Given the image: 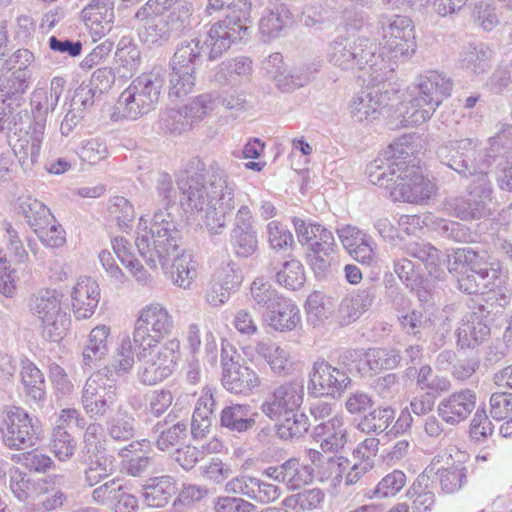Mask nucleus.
Masks as SVG:
<instances>
[{
	"mask_svg": "<svg viewBox=\"0 0 512 512\" xmlns=\"http://www.w3.org/2000/svg\"><path fill=\"white\" fill-rule=\"evenodd\" d=\"M201 53L198 37L183 41L178 46L170 63V98L180 99L193 91L196 82L195 65Z\"/></svg>",
	"mask_w": 512,
	"mask_h": 512,
	"instance_id": "10",
	"label": "nucleus"
},
{
	"mask_svg": "<svg viewBox=\"0 0 512 512\" xmlns=\"http://www.w3.org/2000/svg\"><path fill=\"white\" fill-rule=\"evenodd\" d=\"M107 434L114 441L124 442L132 439L136 433V419L123 407L106 420Z\"/></svg>",
	"mask_w": 512,
	"mask_h": 512,
	"instance_id": "43",
	"label": "nucleus"
},
{
	"mask_svg": "<svg viewBox=\"0 0 512 512\" xmlns=\"http://www.w3.org/2000/svg\"><path fill=\"white\" fill-rule=\"evenodd\" d=\"M266 78L281 92H292L308 82V77L289 68L280 53L269 55L263 62Z\"/></svg>",
	"mask_w": 512,
	"mask_h": 512,
	"instance_id": "21",
	"label": "nucleus"
},
{
	"mask_svg": "<svg viewBox=\"0 0 512 512\" xmlns=\"http://www.w3.org/2000/svg\"><path fill=\"white\" fill-rule=\"evenodd\" d=\"M82 20L94 42L107 35L113 28L114 7L88 4L82 10Z\"/></svg>",
	"mask_w": 512,
	"mask_h": 512,
	"instance_id": "31",
	"label": "nucleus"
},
{
	"mask_svg": "<svg viewBox=\"0 0 512 512\" xmlns=\"http://www.w3.org/2000/svg\"><path fill=\"white\" fill-rule=\"evenodd\" d=\"M117 68L123 70V76L132 75L141 63V53L132 37L123 36L117 43L115 51Z\"/></svg>",
	"mask_w": 512,
	"mask_h": 512,
	"instance_id": "47",
	"label": "nucleus"
},
{
	"mask_svg": "<svg viewBox=\"0 0 512 512\" xmlns=\"http://www.w3.org/2000/svg\"><path fill=\"white\" fill-rule=\"evenodd\" d=\"M477 396L471 389H462L443 398L438 406L437 412L441 419L455 426L466 420L476 406Z\"/></svg>",
	"mask_w": 512,
	"mask_h": 512,
	"instance_id": "22",
	"label": "nucleus"
},
{
	"mask_svg": "<svg viewBox=\"0 0 512 512\" xmlns=\"http://www.w3.org/2000/svg\"><path fill=\"white\" fill-rule=\"evenodd\" d=\"M103 372L93 373L82 390L81 404L91 419H100L107 415L117 401L116 387Z\"/></svg>",
	"mask_w": 512,
	"mask_h": 512,
	"instance_id": "13",
	"label": "nucleus"
},
{
	"mask_svg": "<svg viewBox=\"0 0 512 512\" xmlns=\"http://www.w3.org/2000/svg\"><path fill=\"white\" fill-rule=\"evenodd\" d=\"M304 388L297 382H288L276 387L261 406L262 412L271 420L296 413L303 402Z\"/></svg>",
	"mask_w": 512,
	"mask_h": 512,
	"instance_id": "17",
	"label": "nucleus"
},
{
	"mask_svg": "<svg viewBox=\"0 0 512 512\" xmlns=\"http://www.w3.org/2000/svg\"><path fill=\"white\" fill-rule=\"evenodd\" d=\"M410 136H402L390 144L367 167L369 181L391 189L396 201L424 203L436 193V187L425 178L419 167L409 165L414 148Z\"/></svg>",
	"mask_w": 512,
	"mask_h": 512,
	"instance_id": "2",
	"label": "nucleus"
},
{
	"mask_svg": "<svg viewBox=\"0 0 512 512\" xmlns=\"http://www.w3.org/2000/svg\"><path fill=\"white\" fill-rule=\"evenodd\" d=\"M375 288H360L344 297L338 308V321L341 325H349L358 320L370 309L375 299Z\"/></svg>",
	"mask_w": 512,
	"mask_h": 512,
	"instance_id": "27",
	"label": "nucleus"
},
{
	"mask_svg": "<svg viewBox=\"0 0 512 512\" xmlns=\"http://www.w3.org/2000/svg\"><path fill=\"white\" fill-rule=\"evenodd\" d=\"M177 185L182 207L198 224L213 234L225 226L235 208V185L227 176L214 173L207 177L204 164L196 160L178 173Z\"/></svg>",
	"mask_w": 512,
	"mask_h": 512,
	"instance_id": "1",
	"label": "nucleus"
},
{
	"mask_svg": "<svg viewBox=\"0 0 512 512\" xmlns=\"http://www.w3.org/2000/svg\"><path fill=\"white\" fill-rule=\"evenodd\" d=\"M65 80L60 77H55L51 80L50 90L45 88H36L31 95V107L36 113L35 121L44 122L46 126V115L55 109L62 95Z\"/></svg>",
	"mask_w": 512,
	"mask_h": 512,
	"instance_id": "36",
	"label": "nucleus"
},
{
	"mask_svg": "<svg viewBox=\"0 0 512 512\" xmlns=\"http://www.w3.org/2000/svg\"><path fill=\"white\" fill-rule=\"evenodd\" d=\"M250 296L255 305L266 308L269 311L275 308V304L282 296L263 278L255 279L250 287Z\"/></svg>",
	"mask_w": 512,
	"mask_h": 512,
	"instance_id": "57",
	"label": "nucleus"
},
{
	"mask_svg": "<svg viewBox=\"0 0 512 512\" xmlns=\"http://www.w3.org/2000/svg\"><path fill=\"white\" fill-rule=\"evenodd\" d=\"M153 330L147 329L144 336L138 334V325L134 323L133 338L124 335L121 339L120 346L117 347L118 352H146L157 348L164 340L161 335H156Z\"/></svg>",
	"mask_w": 512,
	"mask_h": 512,
	"instance_id": "48",
	"label": "nucleus"
},
{
	"mask_svg": "<svg viewBox=\"0 0 512 512\" xmlns=\"http://www.w3.org/2000/svg\"><path fill=\"white\" fill-rule=\"evenodd\" d=\"M250 21H241L232 14L227 15L224 20L214 23L206 33L205 40L200 38L202 52L208 53L209 59L214 60L226 52L232 45L243 38L248 30Z\"/></svg>",
	"mask_w": 512,
	"mask_h": 512,
	"instance_id": "15",
	"label": "nucleus"
},
{
	"mask_svg": "<svg viewBox=\"0 0 512 512\" xmlns=\"http://www.w3.org/2000/svg\"><path fill=\"white\" fill-rule=\"evenodd\" d=\"M464 266L478 274L479 283L483 285L481 294L494 289L498 283L507 281V274L498 261L489 262L485 255H480L470 248H459L453 252V262L449 261L448 271L457 272Z\"/></svg>",
	"mask_w": 512,
	"mask_h": 512,
	"instance_id": "12",
	"label": "nucleus"
},
{
	"mask_svg": "<svg viewBox=\"0 0 512 512\" xmlns=\"http://www.w3.org/2000/svg\"><path fill=\"white\" fill-rule=\"evenodd\" d=\"M77 154L82 162L94 165L108 156V147L104 140L92 137L81 141Z\"/></svg>",
	"mask_w": 512,
	"mask_h": 512,
	"instance_id": "61",
	"label": "nucleus"
},
{
	"mask_svg": "<svg viewBox=\"0 0 512 512\" xmlns=\"http://www.w3.org/2000/svg\"><path fill=\"white\" fill-rule=\"evenodd\" d=\"M77 448L76 440L61 425H56L52 431L50 449L60 460H69Z\"/></svg>",
	"mask_w": 512,
	"mask_h": 512,
	"instance_id": "54",
	"label": "nucleus"
},
{
	"mask_svg": "<svg viewBox=\"0 0 512 512\" xmlns=\"http://www.w3.org/2000/svg\"><path fill=\"white\" fill-rule=\"evenodd\" d=\"M404 93L390 87L373 86L355 94L348 104V112L351 118L358 123L370 124L386 111L395 112L403 118Z\"/></svg>",
	"mask_w": 512,
	"mask_h": 512,
	"instance_id": "8",
	"label": "nucleus"
},
{
	"mask_svg": "<svg viewBox=\"0 0 512 512\" xmlns=\"http://www.w3.org/2000/svg\"><path fill=\"white\" fill-rule=\"evenodd\" d=\"M28 72L15 70L0 76V132H22L28 120V113L23 109L24 94L29 86Z\"/></svg>",
	"mask_w": 512,
	"mask_h": 512,
	"instance_id": "7",
	"label": "nucleus"
},
{
	"mask_svg": "<svg viewBox=\"0 0 512 512\" xmlns=\"http://www.w3.org/2000/svg\"><path fill=\"white\" fill-rule=\"evenodd\" d=\"M10 490L19 501H28L37 495L36 483L18 468L10 470Z\"/></svg>",
	"mask_w": 512,
	"mask_h": 512,
	"instance_id": "58",
	"label": "nucleus"
},
{
	"mask_svg": "<svg viewBox=\"0 0 512 512\" xmlns=\"http://www.w3.org/2000/svg\"><path fill=\"white\" fill-rule=\"evenodd\" d=\"M267 324L277 331H290L301 322L298 306L289 299L282 297L264 316Z\"/></svg>",
	"mask_w": 512,
	"mask_h": 512,
	"instance_id": "37",
	"label": "nucleus"
},
{
	"mask_svg": "<svg viewBox=\"0 0 512 512\" xmlns=\"http://www.w3.org/2000/svg\"><path fill=\"white\" fill-rule=\"evenodd\" d=\"M138 325V334L142 337L147 329L153 330L156 335L165 338L173 327L172 316L168 310L160 303H150L138 312L135 320Z\"/></svg>",
	"mask_w": 512,
	"mask_h": 512,
	"instance_id": "26",
	"label": "nucleus"
},
{
	"mask_svg": "<svg viewBox=\"0 0 512 512\" xmlns=\"http://www.w3.org/2000/svg\"><path fill=\"white\" fill-rule=\"evenodd\" d=\"M293 224L298 241L302 245L315 249L337 247L332 231L323 225L300 218H294Z\"/></svg>",
	"mask_w": 512,
	"mask_h": 512,
	"instance_id": "30",
	"label": "nucleus"
},
{
	"mask_svg": "<svg viewBox=\"0 0 512 512\" xmlns=\"http://www.w3.org/2000/svg\"><path fill=\"white\" fill-rule=\"evenodd\" d=\"M148 447L149 441L144 439L131 442L120 449L119 456L122 459L123 468L128 475L141 477L148 471L151 465V457L148 455V450L145 449Z\"/></svg>",
	"mask_w": 512,
	"mask_h": 512,
	"instance_id": "35",
	"label": "nucleus"
},
{
	"mask_svg": "<svg viewBox=\"0 0 512 512\" xmlns=\"http://www.w3.org/2000/svg\"><path fill=\"white\" fill-rule=\"evenodd\" d=\"M350 382L347 374L329 363L317 361L314 363L313 372L310 374L309 391L315 395L340 394Z\"/></svg>",
	"mask_w": 512,
	"mask_h": 512,
	"instance_id": "20",
	"label": "nucleus"
},
{
	"mask_svg": "<svg viewBox=\"0 0 512 512\" xmlns=\"http://www.w3.org/2000/svg\"><path fill=\"white\" fill-rule=\"evenodd\" d=\"M267 238L270 247L275 251H285L294 243L289 229L278 221H271L266 226Z\"/></svg>",
	"mask_w": 512,
	"mask_h": 512,
	"instance_id": "64",
	"label": "nucleus"
},
{
	"mask_svg": "<svg viewBox=\"0 0 512 512\" xmlns=\"http://www.w3.org/2000/svg\"><path fill=\"white\" fill-rule=\"evenodd\" d=\"M441 489L452 494L461 489L466 482V468L461 464L453 465L446 469H438Z\"/></svg>",
	"mask_w": 512,
	"mask_h": 512,
	"instance_id": "63",
	"label": "nucleus"
},
{
	"mask_svg": "<svg viewBox=\"0 0 512 512\" xmlns=\"http://www.w3.org/2000/svg\"><path fill=\"white\" fill-rule=\"evenodd\" d=\"M256 416L247 404H231L222 409L220 425L232 433H245L255 426Z\"/></svg>",
	"mask_w": 512,
	"mask_h": 512,
	"instance_id": "38",
	"label": "nucleus"
},
{
	"mask_svg": "<svg viewBox=\"0 0 512 512\" xmlns=\"http://www.w3.org/2000/svg\"><path fill=\"white\" fill-rule=\"evenodd\" d=\"M191 7L181 6L178 10L166 13H154L146 18L139 33L140 40L148 46H161L172 37H177L190 26Z\"/></svg>",
	"mask_w": 512,
	"mask_h": 512,
	"instance_id": "11",
	"label": "nucleus"
},
{
	"mask_svg": "<svg viewBox=\"0 0 512 512\" xmlns=\"http://www.w3.org/2000/svg\"><path fill=\"white\" fill-rule=\"evenodd\" d=\"M314 438L320 442L324 452H338L347 442V430L343 418L334 416L318 424L314 428Z\"/></svg>",
	"mask_w": 512,
	"mask_h": 512,
	"instance_id": "32",
	"label": "nucleus"
},
{
	"mask_svg": "<svg viewBox=\"0 0 512 512\" xmlns=\"http://www.w3.org/2000/svg\"><path fill=\"white\" fill-rule=\"evenodd\" d=\"M16 210L18 214L25 218L27 224L33 230L42 224L53 222V215L49 208L43 202L31 195L18 197Z\"/></svg>",
	"mask_w": 512,
	"mask_h": 512,
	"instance_id": "41",
	"label": "nucleus"
},
{
	"mask_svg": "<svg viewBox=\"0 0 512 512\" xmlns=\"http://www.w3.org/2000/svg\"><path fill=\"white\" fill-rule=\"evenodd\" d=\"M138 355V375L143 384L154 385L171 375L175 361L169 354Z\"/></svg>",
	"mask_w": 512,
	"mask_h": 512,
	"instance_id": "28",
	"label": "nucleus"
},
{
	"mask_svg": "<svg viewBox=\"0 0 512 512\" xmlns=\"http://www.w3.org/2000/svg\"><path fill=\"white\" fill-rule=\"evenodd\" d=\"M112 248L119 261L130 271L138 283L142 285L150 283V274L144 269L139 260L134 258L130 252V244L126 239L115 237L112 240Z\"/></svg>",
	"mask_w": 512,
	"mask_h": 512,
	"instance_id": "45",
	"label": "nucleus"
},
{
	"mask_svg": "<svg viewBox=\"0 0 512 512\" xmlns=\"http://www.w3.org/2000/svg\"><path fill=\"white\" fill-rule=\"evenodd\" d=\"M453 83L450 78L437 71L420 75L417 81V96L410 100L401 123L420 125L429 120L441 103L450 96Z\"/></svg>",
	"mask_w": 512,
	"mask_h": 512,
	"instance_id": "6",
	"label": "nucleus"
},
{
	"mask_svg": "<svg viewBox=\"0 0 512 512\" xmlns=\"http://www.w3.org/2000/svg\"><path fill=\"white\" fill-rule=\"evenodd\" d=\"M28 308L39 322L44 339L58 343L70 329L71 317L63 304V295L56 289L41 288L31 294Z\"/></svg>",
	"mask_w": 512,
	"mask_h": 512,
	"instance_id": "5",
	"label": "nucleus"
},
{
	"mask_svg": "<svg viewBox=\"0 0 512 512\" xmlns=\"http://www.w3.org/2000/svg\"><path fill=\"white\" fill-rule=\"evenodd\" d=\"M223 386L234 394H247L258 386L259 378L249 367L240 363V354H221Z\"/></svg>",
	"mask_w": 512,
	"mask_h": 512,
	"instance_id": "19",
	"label": "nucleus"
},
{
	"mask_svg": "<svg viewBox=\"0 0 512 512\" xmlns=\"http://www.w3.org/2000/svg\"><path fill=\"white\" fill-rule=\"evenodd\" d=\"M492 51L481 44L475 47H468L462 54V65L473 74H481L490 68Z\"/></svg>",
	"mask_w": 512,
	"mask_h": 512,
	"instance_id": "51",
	"label": "nucleus"
},
{
	"mask_svg": "<svg viewBox=\"0 0 512 512\" xmlns=\"http://www.w3.org/2000/svg\"><path fill=\"white\" fill-rule=\"evenodd\" d=\"M385 47L394 57H411L417 48L413 21L403 15L389 17L382 24Z\"/></svg>",
	"mask_w": 512,
	"mask_h": 512,
	"instance_id": "16",
	"label": "nucleus"
},
{
	"mask_svg": "<svg viewBox=\"0 0 512 512\" xmlns=\"http://www.w3.org/2000/svg\"><path fill=\"white\" fill-rule=\"evenodd\" d=\"M445 361L451 365L452 375L459 379L464 380L469 378L479 366V359L468 354H442Z\"/></svg>",
	"mask_w": 512,
	"mask_h": 512,
	"instance_id": "62",
	"label": "nucleus"
},
{
	"mask_svg": "<svg viewBox=\"0 0 512 512\" xmlns=\"http://www.w3.org/2000/svg\"><path fill=\"white\" fill-rule=\"evenodd\" d=\"M169 268H171V277L174 284L184 289L191 288L197 276V263L190 253L182 251L176 255L172 258Z\"/></svg>",
	"mask_w": 512,
	"mask_h": 512,
	"instance_id": "46",
	"label": "nucleus"
},
{
	"mask_svg": "<svg viewBox=\"0 0 512 512\" xmlns=\"http://www.w3.org/2000/svg\"><path fill=\"white\" fill-rule=\"evenodd\" d=\"M71 311L76 320L91 318L100 301L101 289L98 282L90 276H80L73 284L70 293Z\"/></svg>",
	"mask_w": 512,
	"mask_h": 512,
	"instance_id": "18",
	"label": "nucleus"
},
{
	"mask_svg": "<svg viewBox=\"0 0 512 512\" xmlns=\"http://www.w3.org/2000/svg\"><path fill=\"white\" fill-rule=\"evenodd\" d=\"M214 108L215 102L210 95H200L173 113L172 118H177L180 125L175 124L172 129L178 132L185 131L203 120Z\"/></svg>",
	"mask_w": 512,
	"mask_h": 512,
	"instance_id": "34",
	"label": "nucleus"
},
{
	"mask_svg": "<svg viewBox=\"0 0 512 512\" xmlns=\"http://www.w3.org/2000/svg\"><path fill=\"white\" fill-rule=\"evenodd\" d=\"M407 253L411 257L421 261L428 273L434 278H441L445 269H448L449 261L453 262V254L447 255L440 252L430 244L411 243L407 246Z\"/></svg>",
	"mask_w": 512,
	"mask_h": 512,
	"instance_id": "33",
	"label": "nucleus"
},
{
	"mask_svg": "<svg viewBox=\"0 0 512 512\" xmlns=\"http://www.w3.org/2000/svg\"><path fill=\"white\" fill-rule=\"evenodd\" d=\"M501 149L500 137H491L487 146L482 150L476 149L474 165L478 166L483 160L496 163L498 185L503 190L512 191V150L497 154Z\"/></svg>",
	"mask_w": 512,
	"mask_h": 512,
	"instance_id": "23",
	"label": "nucleus"
},
{
	"mask_svg": "<svg viewBox=\"0 0 512 512\" xmlns=\"http://www.w3.org/2000/svg\"><path fill=\"white\" fill-rule=\"evenodd\" d=\"M291 24V12L285 5L266 8L259 21V32L265 41L275 39Z\"/></svg>",
	"mask_w": 512,
	"mask_h": 512,
	"instance_id": "40",
	"label": "nucleus"
},
{
	"mask_svg": "<svg viewBox=\"0 0 512 512\" xmlns=\"http://www.w3.org/2000/svg\"><path fill=\"white\" fill-rule=\"evenodd\" d=\"M365 51L356 50L357 58H361L362 63H358L356 68L366 69L369 68L373 73H377L376 79L378 77L381 80L386 76L387 72L392 71L389 63L385 61L381 55L376 54L377 45L370 41V47H364Z\"/></svg>",
	"mask_w": 512,
	"mask_h": 512,
	"instance_id": "56",
	"label": "nucleus"
},
{
	"mask_svg": "<svg viewBox=\"0 0 512 512\" xmlns=\"http://www.w3.org/2000/svg\"><path fill=\"white\" fill-rule=\"evenodd\" d=\"M476 142L461 139L442 145L437 150L438 157L450 168L464 176H472L469 185V197L453 198L444 203V210L450 215L464 221L478 220L491 213L492 186L487 177L489 161L483 160L474 165Z\"/></svg>",
	"mask_w": 512,
	"mask_h": 512,
	"instance_id": "3",
	"label": "nucleus"
},
{
	"mask_svg": "<svg viewBox=\"0 0 512 512\" xmlns=\"http://www.w3.org/2000/svg\"><path fill=\"white\" fill-rule=\"evenodd\" d=\"M262 474L285 484L289 490L299 489L313 480V468L300 464L295 458H290L281 465L269 466Z\"/></svg>",
	"mask_w": 512,
	"mask_h": 512,
	"instance_id": "25",
	"label": "nucleus"
},
{
	"mask_svg": "<svg viewBox=\"0 0 512 512\" xmlns=\"http://www.w3.org/2000/svg\"><path fill=\"white\" fill-rule=\"evenodd\" d=\"M2 441L10 449L23 450L33 447L39 439L38 426L20 407H13L0 425Z\"/></svg>",
	"mask_w": 512,
	"mask_h": 512,
	"instance_id": "14",
	"label": "nucleus"
},
{
	"mask_svg": "<svg viewBox=\"0 0 512 512\" xmlns=\"http://www.w3.org/2000/svg\"><path fill=\"white\" fill-rule=\"evenodd\" d=\"M395 418L391 407H379L365 415L358 423V428L367 434H380L387 430Z\"/></svg>",
	"mask_w": 512,
	"mask_h": 512,
	"instance_id": "50",
	"label": "nucleus"
},
{
	"mask_svg": "<svg viewBox=\"0 0 512 512\" xmlns=\"http://www.w3.org/2000/svg\"><path fill=\"white\" fill-rule=\"evenodd\" d=\"M163 78L158 72L144 73L120 94L117 110L128 119H137L151 111L158 102Z\"/></svg>",
	"mask_w": 512,
	"mask_h": 512,
	"instance_id": "9",
	"label": "nucleus"
},
{
	"mask_svg": "<svg viewBox=\"0 0 512 512\" xmlns=\"http://www.w3.org/2000/svg\"><path fill=\"white\" fill-rule=\"evenodd\" d=\"M277 282L290 290H298L305 283V272L302 263L291 259L283 264L276 275Z\"/></svg>",
	"mask_w": 512,
	"mask_h": 512,
	"instance_id": "55",
	"label": "nucleus"
},
{
	"mask_svg": "<svg viewBox=\"0 0 512 512\" xmlns=\"http://www.w3.org/2000/svg\"><path fill=\"white\" fill-rule=\"evenodd\" d=\"M30 274L27 268L12 267L9 262L0 268V294L6 298H13L18 292L20 279Z\"/></svg>",
	"mask_w": 512,
	"mask_h": 512,
	"instance_id": "59",
	"label": "nucleus"
},
{
	"mask_svg": "<svg viewBox=\"0 0 512 512\" xmlns=\"http://www.w3.org/2000/svg\"><path fill=\"white\" fill-rule=\"evenodd\" d=\"M170 416L169 414L164 422L159 421L153 427V432L156 435V447L161 451H169L182 443L188 435V425L185 421L165 427L169 423Z\"/></svg>",
	"mask_w": 512,
	"mask_h": 512,
	"instance_id": "42",
	"label": "nucleus"
},
{
	"mask_svg": "<svg viewBox=\"0 0 512 512\" xmlns=\"http://www.w3.org/2000/svg\"><path fill=\"white\" fill-rule=\"evenodd\" d=\"M44 130V122L41 120L34 121L30 130L24 131L15 139L7 133L14 155L18 157L23 167H30L37 162L44 139Z\"/></svg>",
	"mask_w": 512,
	"mask_h": 512,
	"instance_id": "24",
	"label": "nucleus"
},
{
	"mask_svg": "<svg viewBox=\"0 0 512 512\" xmlns=\"http://www.w3.org/2000/svg\"><path fill=\"white\" fill-rule=\"evenodd\" d=\"M427 481L428 476H418L407 492V495L413 500V508L417 512L428 511L435 502V494L426 490Z\"/></svg>",
	"mask_w": 512,
	"mask_h": 512,
	"instance_id": "60",
	"label": "nucleus"
},
{
	"mask_svg": "<svg viewBox=\"0 0 512 512\" xmlns=\"http://www.w3.org/2000/svg\"><path fill=\"white\" fill-rule=\"evenodd\" d=\"M135 244L140 255L153 269L160 265L168 270L172 258L183 251L180 231L166 210L156 212L150 226L144 216L140 217Z\"/></svg>",
	"mask_w": 512,
	"mask_h": 512,
	"instance_id": "4",
	"label": "nucleus"
},
{
	"mask_svg": "<svg viewBox=\"0 0 512 512\" xmlns=\"http://www.w3.org/2000/svg\"><path fill=\"white\" fill-rule=\"evenodd\" d=\"M364 47H370V40L359 38L357 40L341 39L333 42L328 51L329 62L342 70H352L358 63H362L361 58H357L356 50L365 51Z\"/></svg>",
	"mask_w": 512,
	"mask_h": 512,
	"instance_id": "29",
	"label": "nucleus"
},
{
	"mask_svg": "<svg viewBox=\"0 0 512 512\" xmlns=\"http://www.w3.org/2000/svg\"><path fill=\"white\" fill-rule=\"evenodd\" d=\"M277 424V434L281 439L288 440L303 436L309 429L310 423L308 417L296 410L291 414L282 416Z\"/></svg>",
	"mask_w": 512,
	"mask_h": 512,
	"instance_id": "49",
	"label": "nucleus"
},
{
	"mask_svg": "<svg viewBox=\"0 0 512 512\" xmlns=\"http://www.w3.org/2000/svg\"><path fill=\"white\" fill-rule=\"evenodd\" d=\"M421 224L429 227L447 237L456 238L455 231L459 224L453 221L436 217L432 213H426L422 216L404 215L400 218L399 225L407 234H414L421 227Z\"/></svg>",
	"mask_w": 512,
	"mask_h": 512,
	"instance_id": "39",
	"label": "nucleus"
},
{
	"mask_svg": "<svg viewBox=\"0 0 512 512\" xmlns=\"http://www.w3.org/2000/svg\"><path fill=\"white\" fill-rule=\"evenodd\" d=\"M25 392L34 401L40 402L45 398V381L42 372L31 362L23 365L21 371Z\"/></svg>",
	"mask_w": 512,
	"mask_h": 512,
	"instance_id": "52",
	"label": "nucleus"
},
{
	"mask_svg": "<svg viewBox=\"0 0 512 512\" xmlns=\"http://www.w3.org/2000/svg\"><path fill=\"white\" fill-rule=\"evenodd\" d=\"M175 480L171 476H161L151 479V483L143 490L145 503L150 507H163L175 494Z\"/></svg>",
	"mask_w": 512,
	"mask_h": 512,
	"instance_id": "44",
	"label": "nucleus"
},
{
	"mask_svg": "<svg viewBox=\"0 0 512 512\" xmlns=\"http://www.w3.org/2000/svg\"><path fill=\"white\" fill-rule=\"evenodd\" d=\"M332 310L331 299L320 292L311 293L306 301V314L308 323L313 326L322 324L328 319Z\"/></svg>",
	"mask_w": 512,
	"mask_h": 512,
	"instance_id": "53",
	"label": "nucleus"
}]
</instances>
